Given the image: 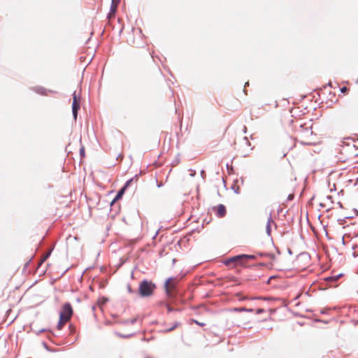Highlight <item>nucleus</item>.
I'll list each match as a JSON object with an SVG mask.
<instances>
[{
	"label": "nucleus",
	"instance_id": "f257e3e1",
	"mask_svg": "<svg viewBox=\"0 0 358 358\" xmlns=\"http://www.w3.org/2000/svg\"><path fill=\"white\" fill-rule=\"evenodd\" d=\"M301 125L298 130V138L303 144L310 145L315 143L314 132L312 129V125L305 127Z\"/></svg>",
	"mask_w": 358,
	"mask_h": 358
},
{
	"label": "nucleus",
	"instance_id": "f03ea898",
	"mask_svg": "<svg viewBox=\"0 0 358 358\" xmlns=\"http://www.w3.org/2000/svg\"><path fill=\"white\" fill-rule=\"evenodd\" d=\"M73 315V308L69 303H64L59 312V320L57 324L58 329H62L64 324L71 318Z\"/></svg>",
	"mask_w": 358,
	"mask_h": 358
},
{
	"label": "nucleus",
	"instance_id": "7ed1b4c3",
	"mask_svg": "<svg viewBox=\"0 0 358 358\" xmlns=\"http://www.w3.org/2000/svg\"><path fill=\"white\" fill-rule=\"evenodd\" d=\"M255 255H240L237 256H234L228 259L225 264L226 265H229L231 264H234L235 265H242L245 266L246 264L252 259H255Z\"/></svg>",
	"mask_w": 358,
	"mask_h": 358
},
{
	"label": "nucleus",
	"instance_id": "20e7f679",
	"mask_svg": "<svg viewBox=\"0 0 358 358\" xmlns=\"http://www.w3.org/2000/svg\"><path fill=\"white\" fill-rule=\"evenodd\" d=\"M155 287L156 286L154 283L144 280L139 285L138 292L143 297L149 296L152 294Z\"/></svg>",
	"mask_w": 358,
	"mask_h": 358
},
{
	"label": "nucleus",
	"instance_id": "39448f33",
	"mask_svg": "<svg viewBox=\"0 0 358 358\" xmlns=\"http://www.w3.org/2000/svg\"><path fill=\"white\" fill-rule=\"evenodd\" d=\"M178 284V280L176 278H169L166 280L164 288L166 294L169 297H172L173 292L176 288V285Z\"/></svg>",
	"mask_w": 358,
	"mask_h": 358
},
{
	"label": "nucleus",
	"instance_id": "423d86ee",
	"mask_svg": "<svg viewBox=\"0 0 358 358\" xmlns=\"http://www.w3.org/2000/svg\"><path fill=\"white\" fill-rule=\"evenodd\" d=\"M73 100L72 104L73 114L75 119L77 117L78 111L80 109V99L77 96L76 92L73 93Z\"/></svg>",
	"mask_w": 358,
	"mask_h": 358
},
{
	"label": "nucleus",
	"instance_id": "0eeeda50",
	"mask_svg": "<svg viewBox=\"0 0 358 358\" xmlns=\"http://www.w3.org/2000/svg\"><path fill=\"white\" fill-rule=\"evenodd\" d=\"M213 210L215 212L216 215L219 217H223L227 213L226 208L223 204L213 207Z\"/></svg>",
	"mask_w": 358,
	"mask_h": 358
},
{
	"label": "nucleus",
	"instance_id": "6e6552de",
	"mask_svg": "<svg viewBox=\"0 0 358 358\" xmlns=\"http://www.w3.org/2000/svg\"><path fill=\"white\" fill-rule=\"evenodd\" d=\"M133 179H130L124 185V187L118 192L117 194L116 195L115 198L113 200V202L115 201L119 200L122 198V195L124 194L126 189L129 186L130 183L132 182Z\"/></svg>",
	"mask_w": 358,
	"mask_h": 358
},
{
	"label": "nucleus",
	"instance_id": "1a4fd4ad",
	"mask_svg": "<svg viewBox=\"0 0 358 358\" xmlns=\"http://www.w3.org/2000/svg\"><path fill=\"white\" fill-rule=\"evenodd\" d=\"M34 90L41 94V95H44V96H47L48 94V92H50V90H46L45 88L43 87H36L34 88Z\"/></svg>",
	"mask_w": 358,
	"mask_h": 358
},
{
	"label": "nucleus",
	"instance_id": "9d476101",
	"mask_svg": "<svg viewBox=\"0 0 358 358\" xmlns=\"http://www.w3.org/2000/svg\"><path fill=\"white\" fill-rule=\"evenodd\" d=\"M234 297L238 301H243V300L250 299L248 296H243V294L241 292L236 293L235 295H234Z\"/></svg>",
	"mask_w": 358,
	"mask_h": 358
},
{
	"label": "nucleus",
	"instance_id": "9b49d317",
	"mask_svg": "<svg viewBox=\"0 0 358 358\" xmlns=\"http://www.w3.org/2000/svg\"><path fill=\"white\" fill-rule=\"evenodd\" d=\"M117 6L118 5H115L113 3H111L110 11L109 13L110 15H114L115 13Z\"/></svg>",
	"mask_w": 358,
	"mask_h": 358
},
{
	"label": "nucleus",
	"instance_id": "f8f14e48",
	"mask_svg": "<svg viewBox=\"0 0 358 358\" xmlns=\"http://www.w3.org/2000/svg\"><path fill=\"white\" fill-rule=\"evenodd\" d=\"M180 325V324L179 322H176L174 323V324L172 327H170L169 328L166 329L165 331L166 332L171 331L174 330L175 329H176Z\"/></svg>",
	"mask_w": 358,
	"mask_h": 358
},
{
	"label": "nucleus",
	"instance_id": "ddd939ff",
	"mask_svg": "<svg viewBox=\"0 0 358 358\" xmlns=\"http://www.w3.org/2000/svg\"><path fill=\"white\" fill-rule=\"evenodd\" d=\"M234 311H248V312H252V309H248L246 308H235L233 309Z\"/></svg>",
	"mask_w": 358,
	"mask_h": 358
},
{
	"label": "nucleus",
	"instance_id": "4468645a",
	"mask_svg": "<svg viewBox=\"0 0 358 358\" xmlns=\"http://www.w3.org/2000/svg\"><path fill=\"white\" fill-rule=\"evenodd\" d=\"M273 221L271 220V218L268 219V222H267V224H266V232L268 234H270L271 233V223Z\"/></svg>",
	"mask_w": 358,
	"mask_h": 358
},
{
	"label": "nucleus",
	"instance_id": "2eb2a0df",
	"mask_svg": "<svg viewBox=\"0 0 358 358\" xmlns=\"http://www.w3.org/2000/svg\"><path fill=\"white\" fill-rule=\"evenodd\" d=\"M266 256H267L271 260V264L273 265L275 260V257L273 254H265Z\"/></svg>",
	"mask_w": 358,
	"mask_h": 358
},
{
	"label": "nucleus",
	"instance_id": "dca6fc26",
	"mask_svg": "<svg viewBox=\"0 0 358 358\" xmlns=\"http://www.w3.org/2000/svg\"><path fill=\"white\" fill-rule=\"evenodd\" d=\"M106 301H107V299L106 298L99 299L97 301V304L99 306H103L106 302Z\"/></svg>",
	"mask_w": 358,
	"mask_h": 358
},
{
	"label": "nucleus",
	"instance_id": "f3484780",
	"mask_svg": "<svg viewBox=\"0 0 358 358\" xmlns=\"http://www.w3.org/2000/svg\"><path fill=\"white\" fill-rule=\"evenodd\" d=\"M80 155L82 157H85V148L83 146H82L80 149Z\"/></svg>",
	"mask_w": 358,
	"mask_h": 358
},
{
	"label": "nucleus",
	"instance_id": "a211bd4d",
	"mask_svg": "<svg viewBox=\"0 0 358 358\" xmlns=\"http://www.w3.org/2000/svg\"><path fill=\"white\" fill-rule=\"evenodd\" d=\"M348 90H349V89L347 87H343L341 88V92L342 93H346L348 92Z\"/></svg>",
	"mask_w": 358,
	"mask_h": 358
},
{
	"label": "nucleus",
	"instance_id": "6ab92c4d",
	"mask_svg": "<svg viewBox=\"0 0 358 358\" xmlns=\"http://www.w3.org/2000/svg\"><path fill=\"white\" fill-rule=\"evenodd\" d=\"M192 321H193L194 323H196V324L199 325V326L203 327V326H204V325H205V324H204V323L199 322H198L197 320H193Z\"/></svg>",
	"mask_w": 358,
	"mask_h": 358
},
{
	"label": "nucleus",
	"instance_id": "aec40b11",
	"mask_svg": "<svg viewBox=\"0 0 358 358\" xmlns=\"http://www.w3.org/2000/svg\"><path fill=\"white\" fill-rule=\"evenodd\" d=\"M338 278V277H329L327 278V280L334 281Z\"/></svg>",
	"mask_w": 358,
	"mask_h": 358
},
{
	"label": "nucleus",
	"instance_id": "412c9836",
	"mask_svg": "<svg viewBox=\"0 0 358 358\" xmlns=\"http://www.w3.org/2000/svg\"><path fill=\"white\" fill-rule=\"evenodd\" d=\"M264 309H262V308H259V309H257V310H256V313H257V314H260V313H264Z\"/></svg>",
	"mask_w": 358,
	"mask_h": 358
},
{
	"label": "nucleus",
	"instance_id": "4be33fe9",
	"mask_svg": "<svg viewBox=\"0 0 358 358\" xmlns=\"http://www.w3.org/2000/svg\"><path fill=\"white\" fill-rule=\"evenodd\" d=\"M294 194H289V196H288V197H287V200H289V201L292 200V199H293V198H294Z\"/></svg>",
	"mask_w": 358,
	"mask_h": 358
},
{
	"label": "nucleus",
	"instance_id": "5701e85b",
	"mask_svg": "<svg viewBox=\"0 0 358 358\" xmlns=\"http://www.w3.org/2000/svg\"><path fill=\"white\" fill-rule=\"evenodd\" d=\"M112 3H113L115 5H119L120 0H112Z\"/></svg>",
	"mask_w": 358,
	"mask_h": 358
},
{
	"label": "nucleus",
	"instance_id": "b1692460",
	"mask_svg": "<svg viewBox=\"0 0 358 358\" xmlns=\"http://www.w3.org/2000/svg\"><path fill=\"white\" fill-rule=\"evenodd\" d=\"M127 289H128V291H129L130 293H133V292H134V291L132 290V289H131V286H130V285H128V286H127Z\"/></svg>",
	"mask_w": 358,
	"mask_h": 358
},
{
	"label": "nucleus",
	"instance_id": "393cba45",
	"mask_svg": "<svg viewBox=\"0 0 358 358\" xmlns=\"http://www.w3.org/2000/svg\"><path fill=\"white\" fill-rule=\"evenodd\" d=\"M327 199H330V200H331V196H327Z\"/></svg>",
	"mask_w": 358,
	"mask_h": 358
},
{
	"label": "nucleus",
	"instance_id": "a878e982",
	"mask_svg": "<svg viewBox=\"0 0 358 358\" xmlns=\"http://www.w3.org/2000/svg\"><path fill=\"white\" fill-rule=\"evenodd\" d=\"M357 180H358V179H357Z\"/></svg>",
	"mask_w": 358,
	"mask_h": 358
}]
</instances>
